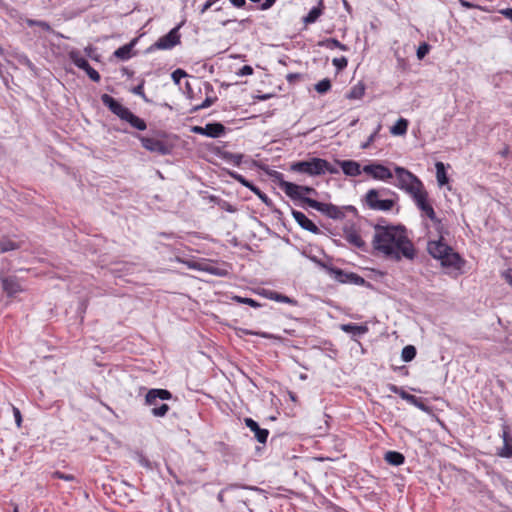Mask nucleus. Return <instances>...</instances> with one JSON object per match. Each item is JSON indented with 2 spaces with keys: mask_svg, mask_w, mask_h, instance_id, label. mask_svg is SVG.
<instances>
[{
  "mask_svg": "<svg viewBox=\"0 0 512 512\" xmlns=\"http://www.w3.org/2000/svg\"><path fill=\"white\" fill-rule=\"evenodd\" d=\"M0 247H1V252H8V251L17 249L18 245L11 240L3 239L0 241Z\"/></svg>",
  "mask_w": 512,
  "mask_h": 512,
  "instance_id": "f704fd0d",
  "label": "nucleus"
},
{
  "mask_svg": "<svg viewBox=\"0 0 512 512\" xmlns=\"http://www.w3.org/2000/svg\"><path fill=\"white\" fill-rule=\"evenodd\" d=\"M397 178L396 186L408 193L412 198L424 190L422 182L412 172L401 166L394 167Z\"/></svg>",
  "mask_w": 512,
  "mask_h": 512,
  "instance_id": "7ed1b4c3",
  "label": "nucleus"
},
{
  "mask_svg": "<svg viewBox=\"0 0 512 512\" xmlns=\"http://www.w3.org/2000/svg\"><path fill=\"white\" fill-rule=\"evenodd\" d=\"M503 277L506 280L507 283H509L512 286V269H508L503 273Z\"/></svg>",
  "mask_w": 512,
  "mask_h": 512,
  "instance_id": "864d4df0",
  "label": "nucleus"
},
{
  "mask_svg": "<svg viewBox=\"0 0 512 512\" xmlns=\"http://www.w3.org/2000/svg\"><path fill=\"white\" fill-rule=\"evenodd\" d=\"M94 50H95V49H94L92 46H87V47L85 48V53H86V55H87V56H89V57H91V58H94V56H93V52H94Z\"/></svg>",
  "mask_w": 512,
  "mask_h": 512,
  "instance_id": "680f3d73",
  "label": "nucleus"
},
{
  "mask_svg": "<svg viewBox=\"0 0 512 512\" xmlns=\"http://www.w3.org/2000/svg\"><path fill=\"white\" fill-rule=\"evenodd\" d=\"M230 2L235 6V7H243L246 3L245 0H230Z\"/></svg>",
  "mask_w": 512,
  "mask_h": 512,
  "instance_id": "bf43d9fd",
  "label": "nucleus"
},
{
  "mask_svg": "<svg viewBox=\"0 0 512 512\" xmlns=\"http://www.w3.org/2000/svg\"><path fill=\"white\" fill-rule=\"evenodd\" d=\"M133 92H134L135 94H138V95L142 96V97L144 98V100H146V101H147V99H146V97H145V95H144V93H143V86H142V85H139V86H137L136 88H134V91H133Z\"/></svg>",
  "mask_w": 512,
  "mask_h": 512,
  "instance_id": "13d9d810",
  "label": "nucleus"
},
{
  "mask_svg": "<svg viewBox=\"0 0 512 512\" xmlns=\"http://www.w3.org/2000/svg\"><path fill=\"white\" fill-rule=\"evenodd\" d=\"M229 159L233 161L234 164L240 165L242 161V155L241 154H230Z\"/></svg>",
  "mask_w": 512,
  "mask_h": 512,
  "instance_id": "de8ad7c7",
  "label": "nucleus"
},
{
  "mask_svg": "<svg viewBox=\"0 0 512 512\" xmlns=\"http://www.w3.org/2000/svg\"><path fill=\"white\" fill-rule=\"evenodd\" d=\"M363 173L375 180L388 181L393 177L391 170L377 162H371L363 167Z\"/></svg>",
  "mask_w": 512,
  "mask_h": 512,
  "instance_id": "6e6552de",
  "label": "nucleus"
},
{
  "mask_svg": "<svg viewBox=\"0 0 512 512\" xmlns=\"http://www.w3.org/2000/svg\"><path fill=\"white\" fill-rule=\"evenodd\" d=\"M133 45L134 43L131 42L129 44H126L120 48H118L115 52H114V55L121 59V60H128L129 58H131L132 56V48H133Z\"/></svg>",
  "mask_w": 512,
  "mask_h": 512,
  "instance_id": "5701e85b",
  "label": "nucleus"
},
{
  "mask_svg": "<svg viewBox=\"0 0 512 512\" xmlns=\"http://www.w3.org/2000/svg\"><path fill=\"white\" fill-rule=\"evenodd\" d=\"M171 397V393L166 389H150L145 396V404L153 406L151 413L155 417H163L169 411V406L167 404L157 406V400H169Z\"/></svg>",
  "mask_w": 512,
  "mask_h": 512,
  "instance_id": "39448f33",
  "label": "nucleus"
},
{
  "mask_svg": "<svg viewBox=\"0 0 512 512\" xmlns=\"http://www.w3.org/2000/svg\"><path fill=\"white\" fill-rule=\"evenodd\" d=\"M240 488H242V489H248V490H250V491H252V492H255V493H260V492H261V489H259V488H257V487H252V486H251V487H245V486L240 487V486H238V485H230V486H227L225 489H223V490H221V491L219 492V494H218V500H219L220 502H223V501H224L223 496H224V494H225V493H228V492H234V491H236V490H238V489H240Z\"/></svg>",
  "mask_w": 512,
  "mask_h": 512,
  "instance_id": "393cba45",
  "label": "nucleus"
},
{
  "mask_svg": "<svg viewBox=\"0 0 512 512\" xmlns=\"http://www.w3.org/2000/svg\"><path fill=\"white\" fill-rule=\"evenodd\" d=\"M291 170L299 173H305L311 176L321 175L326 172L331 174L338 173V170L328 161L321 158H312L309 161H299L291 165Z\"/></svg>",
  "mask_w": 512,
  "mask_h": 512,
  "instance_id": "20e7f679",
  "label": "nucleus"
},
{
  "mask_svg": "<svg viewBox=\"0 0 512 512\" xmlns=\"http://www.w3.org/2000/svg\"><path fill=\"white\" fill-rule=\"evenodd\" d=\"M188 266L190 268L198 269V270H201V271H205V272H208L210 274L217 275V276H224V275L227 274V271L225 269L215 267L214 265L209 264V263H196V262H193V263H189Z\"/></svg>",
  "mask_w": 512,
  "mask_h": 512,
  "instance_id": "f3484780",
  "label": "nucleus"
},
{
  "mask_svg": "<svg viewBox=\"0 0 512 512\" xmlns=\"http://www.w3.org/2000/svg\"><path fill=\"white\" fill-rule=\"evenodd\" d=\"M341 330L353 335H360L364 334L367 331V328L356 324H343L341 325Z\"/></svg>",
  "mask_w": 512,
  "mask_h": 512,
  "instance_id": "bb28decb",
  "label": "nucleus"
},
{
  "mask_svg": "<svg viewBox=\"0 0 512 512\" xmlns=\"http://www.w3.org/2000/svg\"><path fill=\"white\" fill-rule=\"evenodd\" d=\"M216 0H207L206 3L200 9V13L204 14L214 3Z\"/></svg>",
  "mask_w": 512,
  "mask_h": 512,
  "instance_id": "3c124183",
  "label": "nucleus"
},
{
  "mask_svg": "<svg viewBox=\"0 0 512 512\" xmlns=\"http://www.w3.org/2000/svg\"><path fill=\"white\" fill-rule=\"evenodd\" d=\"M357 121H358L357 119H356V120H354V121L351 123V125H355V124L357 123Z\"/></svg>",
  "mask_w": 512,
  "mask_h": 512,
  "instance_id": "338daca9",
  "label": "nucleus"
},
{
  "mask_svg": "<svg viewBox=\"0 0 512 512\" xmlns=\"http://www.w3.org/2000/svg\"><path fill=\"white\" fill-rule=\"evenodd\" d=\"M427 250L429 254L440 261L441 265L446 268L460 270L464 265V261L458 253L448 246L442 239L429 241Z\"/></svg>",
  "mask_w": 512,
  "mask_h": 512,
  "instance_id": "f03ea898",
  "label": "nucleus"
},
{
  "mask_svg": "<svg viewBox=\"0 0 512 512\" xmlns=\"http://www.w3.org/2000/svg\"><path fill=\"white\" fill-rule=\"evenodd\" d=\"M244 422L246 426L254 432L255 438L258 442L265 443L267 441L269 435V431L267 429L260 428L258 423L252 418H245Z\"/></svg>",
  "mask_w": 512,
  "mask_h": 512,
  "instance_id": "2eb2a0df",
  "label": "nucleus"
},
{
  "mask_svg": "<svg viewBox=\"0 0 512 512\" xmlns=\"http://www.w3.org/2000/svg\"><path fill=\"white\" fill-rule=\"evenodd\" d=\"M69 58L80 69L85 70L86 68H89V63L81 55V53L79 51H76V50L70 51Z\"/></svg>",
  "mask_w": 512,
  "mask_h": 512,
  "instance_id": "aec40b11",
  "label": "nucleus"
},
{
  "mask_svg": "<svg viewBox=\"0 0 512 512\" xmlns=\"http://www.w3.org/2000/svg\"><path fill=\"white\" fill-rule=\"evenodd\" d=\"M322 14V9L320 7H314L310 10L307 16L304 17L305 24L314 23L319 16Z\"/></svg>",
  "mask_w": 512,
  "mask_h": 512,
  "instance_id": "7c9ffc66",
  "label": "nucleus"
},
{
  "mask_svg": "<svg viewBox=\"0 0 512 512\" xmlns=\"http://www.w3.org/2000/svg\"><path fill=\"white\" fill-rule=\"evenodd\" d=\"M429 49H430V47L427 43L421 44L417 49L418 59H420V60L423 59L426 56V54L429 52Z\"/></svg>",
  "mask_w": 512,
  "mask_h": 512,
  "instance_id": "a19ab883",
  "label": "nucleus"
},
{
  "mask_svg": "<svg viewBox=\"0 0 512 512\" xmlns=\"http://www.w3.org/2000/svg\"><path fill=\"white\" fill-rule=\"evenodd\" d=\"M102 103L107 106L112 113L117 115L120 119L126 118L130 110L116 101L113 97L108 94H103L101 96Z\"/></svg>",
  "mask_w": 512,
  "mask_h": 512,
  "instance_id": "9b49d317",
  "label": "nucleus"
},
{
  "mask_svg": "<svg viewBox=\"0 0 512 512\" xmlns=\"http://www.w3.org/2000/svg\"><path fill=\"white\" fill-rule=\"evenodd\" d=\"M233 299L238 302V303H242V304H247L251 307H254V308H257L259 307V303H257L255 300L251 299V298H244V297H240V296H234Z\"/></svg>",
  "mask_w": 512,
  "mask_h": 512,
  "instance_id": "4c0bfd02",
  "label": "nucleus"
},
{
  "mask_svg": "<svg viewBox=\"0 0 512 512\" xmlns=\"http://www.w3.org/2000/svg\"><path fill=\"white\" fill-rule=\"evenodd\" d=\"M212 103H213V100L211 98H206L205 101L201 105L197 106L196 109L207 108V107L211 106Z\"/></svg>",
  "mask_w": 512,
  "mask_h": 512,
  "instance_id": "6e6d98bb",
  "label": "nucleus"
},
{
  "mask_svg": "<svg viewBox=\"0 0 512 512\" xmlns=\"http://www.w3.org/2000/svg\"><path fill=\"white\" fill-rule=\"evenodd\" d=\"M306 204L309 207H311V208H313V209H315V210H317L335 220L342 219L345 216L343 211L339 207H337L333 204L321 203L314 199H306Z\"/></svg>",
  "mask_w": 512,
  "mask_h": 512,
  "instance_id": "0eeeda50",
  "label": "nucleus"
},
{
  "mask_svg": "<svg viewBox=\"0 0 512 512\" xmlns=\"http://www.w3.org/2000/svg\"><path fill=\"white\" fill-rule=\"evenodd\" d=\"M232 177L237 180L239 183H241L243 186L249 188L251 191H253L256 186H254L251 182L246 180L242 175L237 173H231Z\"/></svg>",
  "mask_w": 512,
  "mask_h": 512,
  "instance_id": "e433bc0d",
  "label": "nucleus"
},
{
  "mask_svg": "<svg viewBox=\"0 0 512 512\" xmlns=\"http://www.w3.org/2000/svg\"><path fill=\"white\" fill-rule=\"evenodd\" d=\"M85 71L91 80H93L95 82H98L100 80L99 73L95 69H93L90 65H89V68L85 69Z\"/></svg>",
  "mask_w": 512,
  "mask_h": 512,
  "instance_id": "c03bdc74",
  "label": "nucleus"
},
{
  "mask_svg": "<svg viewBox=\"0 0 512 512\" xmlns=\"http://www.w3.org/2000/svg\"><path fill=\"white\" fill-rule=\"evenodd\" d=\"M326 45H327L328 48H331V49L332 48H339V49H341L343 51L347 50V47L344 44L340 43L336 39H329V40H327V44Z\"/></svg>",
  "mask_w": 512,
  "mask_h": 512,
  "instance_id": "ea45409f",
  "label": "nucleus"
},
{
  "mask_svg": "<svg viewBox=\"0 0 512 512\" xmlns=\"http://www.w3.org/2000/svg\"><path fill=\"white\" fill-rule=\"evenodd\" d=\"M332 62H333V65L338 70L344 69L347 66V64H348V60L346 59V57L334 58Z\"/></svg>",
  "mask_w": 512,
  "mask_h": 512,
  "instance_id": "58836bf2",
  "label": "nucleus"
},
{
  "mask_svg": "<svg viewBox=\"0 0 512 512\" xmlns=\"http://www.w3.org/2000/svg\"><path fill=\"white\" fill-rule=\"evenodd\" d=\"M261 99H262V100H266V99H268V95H263V96L261 97Z\"/></svg>",
  "mask_w": 512,
  "mask_h": 512,
  "instance_id": "69168bd1",
  "label": "nucleus"
},
{
  "mask_svg": "<svg viewBox=\"0 0 512 512\" xmlns=\"http://www.w3.org/2000/svg\"><path fill=\"white\" fill-rule=\"evenodd\" d=\"M346 240L353 244L354 246L356 247H363L364 246V241L362 240L361 236L355 232V231H350L346 234Z\"/></svg>",
  "mask_w": 512,
  "mask_h": 512,
  "instance_id": "c756f323",
  "label": "nucleus"
},
{
  "mask_svg": "<svg viewBox=\"0 0 512 512\" xmlns=\"http://www.w3.org/2000/svg\"><path fill=\"white\" fill-rule=\"evenodd\" d=\"M180 26L173 28L168 34L160 37L154 44L157 49H171L180 42V34L178 32Z\"/></svg>",
  "mask_w": 512,
  "mask_h": 512,
  "instance_id": "9d476101",
  "label": "nucleus"
},
{
  "mask_svg": "<svg viewBox=\"0 0 512 512\" xmlns=\"http://www.w3.org/2000/svg\"><path fill=\"white\" fill-rule=\"evenodd\" d=\"M123 120L128 122L132 127L140 131L145 130L147 127L145 121L139 118L138 116L134 115L131 111Z\"/></svg>",
  "mask_w": 512,
  "mask_h": 512,
  "instance_id": "412c9836",
  "label": "nucleus"
},
{
  "mask_svg": "<svg viewBox=\"0 0 512 512\" xmlns=\"http://www.w3.org/2000/svg\"><path fill=\"white\" fill-rule=\"evenodd\" d=\"M192 132L196 133V134H200V135H204V127L202 126H194L192 127Z\"/></svg>",
  "mask_w": 512,
  "mask_h": 512,
  "instance_id": "052dcab7",
  "label": "nucleus"
},
{
  "mask_svg": "<svg viewBox=\"0 0 512 512\" xmlns=\"http://www.w3.org/2000/svg\"><path fill=\"white\" fill-rule=\"evenodd\" d=\"M385 460L391 464V465H394V466H398V465H401L404 463V456L399 453V452H396V451H388L386 454H385Z\"/></svg>",
  "mask_w": 512,
  "mask_h": 512,
  "instance_id": "b1692460",
  "label": "nucleus"
},
{
  "mask_svg": "<svg viewBox=\"0 0 512 512\" xmlns=\"http://www.w3.org/2000/svg\"><path fill=\"white\" fill-rule=\"evenodd\" d=\"M330 88H331V82L329 79H323L315 85V90L320 94H324V93L328 92L330 90Z\"/></svg>",
  "mask_w": 512,
  "mask_h": 512,
  "instance_id": "473e14b6",
  "label": "nucleus"
},
{
  "mask_svg": "<svg viewBox=\"0 0 512 512\" xmlns=\"http://www.w3.org/2000/svg\"><path fill=\"white\" fill-rule=\"evenodd\" d=\"M408 121L404 118H400L391 128L390 133L393 135H404L407 132Z\"/></svg>",
  "mask_w": 512,
  "mask_h": 512,
  "instance_id": "4be33fe9",
  "label": "nucleus"
},
{
  "mask_svg": "<svg viewBox=\"0 0 512 512\" xmlns=\"http://www.w3.org/2000/svg\"><path fill=\"white\" fill-rule=\"evenodd\" d=\"M2 287H3V290L9 296H14L23 290L20 283L18 282V280L14 277L4 278L2 280Z\"/></svg>",
  "mask_w": 512,
  "mask_h": 512,
  "instance_id": "a211bd4d",
  "label": "nucleus"
},
{
  "mask_svg": "<svg viewBox=\"0 0 512 512\" xmlns=\"http://www.w3.org/2000/svg\"><path fill=\"white\" fill-rule=\"evenodd\" d=\"M460 4L463 6V7H466V8H474L475 6L468 2V1H465V0H460Z\"/></svg>",
  "mask_w": 512,
  "mask_h": 512,
  "instance_id": "e2e57ef3",
  "label": "nucleus"
},
{
  "mask_svg": "<svg viewBox=\"0 0 512 512\" xmlns=\"http://www.w3.org/2000/svg\"><path fill=\"white\" fill-rule=\"evenodd\" d=\"M26 23L28 26H38L40 27L41 29L47 31V32H51L52 31V28L51 26L45 22V21H38V20H33V19H27L26 20Z\"/></svg>",
  "mask_w": 512,
  "mask_h": 512,
  "instance_id": "72a5a7b5",
  "label": "nucleus"
},
{
  "mask_svg": "<svg viewBox=\"0 0 512 512\" xmlns=\"http://www.w3.org/2000/svg\"><path fill=\"white\" fill-rule=\"evenodd\" d=\"M436 168V178L438 181V184L440 186H443L448 183V177L446 175L445 166L442 162H437L435 164Z\"/></svg>",
  "mask_w": 512,
  "mask_h": 512,
  "instance_id": "a878e982",
  "label": "nucleus"
},
{
  "mask_svg": "<svg viewBox=\"0 0 512 512\" xmlns=\"http://www.w3.org/2000/svg\"><path fill=\"white\" fill-rule=\"evenodd\" d=\"M343 173L347 176L356 177L363 172L361 165L353 160H344L339 162Z\"/></svg>",
  "mask_w": 512,
  "mask_h": 512,
  "instance_id": "dca6fc26",
  "label": "nucleus"
},
{
  "mask_svg": "<svg viewBox=\"0 0 512 512\" xmlns=\"http://www.w3.org/2000/svg\"><path fill=\"white\" fill-rule=\"evenodd\" d=\"M281 188L289 197L301 200L304 203H306V199H309L308 197H305V195L315 192L311 187L300 186L286 181L281 183Z\"/></svg>",
  "mask_w": 512,
  "mask_h": 512,
  "instance_id": "1a4fd4ad",
  "label": "nucleus"
},
{
  "mask_svg": "<svg viewBox=\"0 0 512 512\" xmlns=\"http://www.w3.org/2000/svg\"><path fill=\"white\" fill-rule=\"evenodd\" d=\"M389 389H390V391H392V392H394L396 394H399L402 399H405V400H407V401H409L410 403H413V404L417 403V399H416V397L414 395L408 394L407 392H405L401 388H398L395 385H390Z\"/></svg>",
  "mask_w": 512,
  "mask_h": 512,
  "instance_id": "cd10ccee",
  "label": "nucleus"
},
{
  "mask_svg": "<svg viewBox=\"0 0 512 512\" xmlns=\"http://www.w3.org/2000/svg\"><path fill=\"white\" fill-rule=\"evenodd\" d=\"M225 131L221 123H208L204 126V135L211 138L220 137Z\"/></svg>",
  "mask_w": 512,
  "mask_h": 512,
  "instance_id": "6ab92c4d",
  "label": "nucleus"
},
{
  "mask_svg": "<svg viewBox=\"0 0 512 512\" xmlns=\"http://www.w3.org/2000/svg\"><path fill=\"white\" fill-rule=\"evenodd\" d=\"M363 95H364V87L363 86H355L349 92L348 98H350V99H359Z\"/></svg>",
  "mask_w": 512,
  "mask_h": 512,
  "instance_id": "c9c22d12",
  "label": "nucleus"
},
{
  "mask_svg": "<svg viewBox=\"0 0 512 512\" xmlns=\"http://www.w3.org/2000/svg\"><path fill=\"white\" fill-rule=\"evenodd\" d=\"M251 74H253V68L249 65L243 66L238 72V75L240 76H247Z\"/></svg>",
  "mask_w": 512,
  "mask_h": 512,
  "instance_id": "a18cd8bd",
  "label": "nucleus"
},
{
  "mask_svg": "<svg viewBox=\"0 0 512 512\" xmlns=\"http://www.w3.org/2000/svg\"><path fill=\"white\" fill-rule=\"evenodd\" d=\"M141 143L145 149L151 152H157L162 155H165L168 152L166 145L157 139L142 137Z\"/></svg>",
  "mask_w": 512,
  "mask_h": 512,
  "instance_id": "4468645a",
  "label": "nucleus"
},
{
  "mask_svg": "<svg viewBox=\"0 0 512 512\" xmlns=\"http://www.w3.org/2000/svg\"><path fill=\"white\" fill-rule=\"evenodd\" d=\"M386 190L370 189L365 195V202L367 206L373 210L389 211L394 206L395 202L391 199H382L381 196Z\"/></svg>",
  "mask_w": 512,
  "mask_h": 512,
  "instance_id": "423d86ee",
  "label": "nucleus"
},
{
  "mask_svg": "<svg viewBox=\"0 0 512 512\" xmlns=\"http://www.w3.org/2000/svg\"><path fill=\"white\" fill-rule=\"evenodd\" d=\"M372 247L375 254L394 261L402 258L413 260L415 257L414 246L401 226H375Z\"/></svg>",
  "mask_w": 512,
  "mask_h": 512,
  "instance_id": "f257e3e1",
  "label": "nucleus"
},
{
  "mask_svg": "<svg viewBox=\"0 0 512 512\" xmlns=\"http://www.w3.org/2000/svg\"><path fill=\"white\" fill-rule=\"evenodd\" d=\"M250 334L258 335V336H261L263 338L277 339L276 336H274L272 334H269V333H266V332H250Z\"/></svg>",
  "mask_w": 512,
  "mask_h": 512,
  "instance_id": "5fc2aeb1",
  "label": "nucleus"
},
{
  "mask_svg": "<svg viewBox=\"0 0 512 512\" xmlns=\"http://www.w3.org/2000/svg\"><path fill=\"white\" fill-rule=\"evenodd\" d=\"M252 192H254L263 202L267 203L268 197L261 192L259 188H255Z\"/></svg>",
  "mask_w": 512,
  "mask_h": 512,
  "instance_id": "603ef678",
  "label": "nucleus"
},
{
  "mask_svg": "<svg viewBox=\"0 0 512 512\" xmlns=\"http://www.w3.org/2000/svg\"><path fill=\"white\" fill-rule=\"evenodd\" d=\"M292 216L303 229L314 234L319 233V228L310 219H308L304 213L292 210Z\"/></svg>",
  "mask_w": 512,
  "mask_h": 512,
  "instance_id": "ddd939ff",
  "label": "nucleus"
},
{
  "mask_svg": "<svg viewBox=\"0 0 512 512\" xmlns=\"http://www.w3.org/2000/svg\"><path fill=\"white\" fill-rule=\"evenodd\" d=\"M276 0H265L264 3L261 4V9L266 10L270 8Z\"/></svg>",
  "mask_w": 512,
  "mask_h": 512,
  "instance_id": "4d7b16f0",
  "label": "nucleus"
},
{
  "mask_svg": "<svg viewBox=\"0 0 512 512\" xmlns=\"http://www.w3.org/2000/svg\"><path fill=\"white\" fill-rule=\"evenodd\" d=\"M264 295L271 300H275L277 302H283V303H293V300L289 297L282 295L280 293L274 292V291H265Z\"/></svg>",
  "mask_w": 512,
  "mask_h": 512,
  "instance_id": "c85d7f7f",
  "label": "nucleus"
},
{
  "mask_svg": "<svg viewBox=\"0 0 512 512\" xmlns=\"http://www.w3.org/2000/svg\"><path fill=\"white\" fill-rule=\"evenodd\" d=\"M13 512H18V507H17V506H15V508H14V511H13Z\"/></svg>",
  "mask_w": 512,
  "mask_h": 512,
  "instance_id": "774afa93",
  "label": "nucleus"
},
{
  "mask_svg": "<svg viewBox=\"0 0 512 512\" xmlns=\"http://www.w3.org/2000/svg\"><path fill=\"white\" fill-rule=\"evenodd\" d=\"M52 477L53 478H57V479H62V480H65V481H72L74 480V476L71 475V474H64L60 471H55L52 473Z\"/></svg>",
  "mask_w": 512,
  "mask_h": 512,
  "instance_id": "37998d69",
  "label": "nucleus"
},
{
  "mask_svg": "<svg viewBox=\"0 0 512 512\" xmlns=\"http://www.w3.org/2000/svg\"><path fill=\"white\" fill-rule=\"evenodd\" d=\"M381 128V125H378V127L376 128V130L369 136L367 142L365 144H363V148H367L374 140H375V137L377 135V133L379 132Z\"/></svg>",
  "mask_w": 512,
  "mask_h": 512,
  "instance_id": "49530a36",
  "label": "nucleus"
},
{
  "mask_svg": "<svg viewBox=\"0 0 512 512\" xmlns=\"http://www.w3.org/2000/svg\"><path fill=\"white\" fill-rule=\"evenodd\" d=\"M235 497L244 505H248V502L250 501L249 497L244 495L243 493H238L235 495Z\"/></svg>",
  "mask_w": 512,
  "mask_h": 512,
  "instance_id": "8fccbe9b",
  "label": "nucleus"
},
{
  "mask_svg": "<svg viewBox=\"0 0 512 512\" xmlns=\"http://www.w3.org/2000/svg\"><path fill=\"white\" fill-rule=\"evenodd\" d=\"M415 356H416V349L414 346L408 345L402 349L401 357H402L403 361L409 362V361L413 360L415 358Z\"/></svg>",
  "mask_w": 512,
  "mask_h": 512,
  "instance_id": "2f4dec72",
  "label": "nucleus"
},
{
  "mask_svg": "<svg viewBox=\"0 0 512 512\" xmlns=\"http://www.w3.org/2000/svg\"><path fill=\"white\" fill-rule=\"evenodd\" d=\"M418 208L432 221L438 222L433 207L427 202V193L425 190L413 197Z\"/></svg>",
  "mask_w": 512,
  "mask_h": 512,
  "instance_id": "f8f14e48",
  "label": "nucleus"
},
{
  "mask_svg": "<svg viewBox=\"0 0 512 512\" xmlns=\"http://www.w3.org/2000/svg\"><path fill=\"white\" fill-rule=\"evenodd\" d=\"M13 412H14L16 424L18 427H20L21 421H22L21 413H20L19 409L15 408V407L13 408Z\"/></svg>",
  "mask_w": 512,
  "mask_h": 512,
  "instance_id": "09e8293b",
  "label": "nucleus"
},
{
  "mask_svg": "<svg viewBox=\"0 0 512 512\" xmlns=\"http://www.w3.org/2000/svg\"><path fill=\"white\" fill-rule=\"evenodd\" d=\"M505 16H507L512 21V9H506L502 12Z\"/></svg>",
  "mask_w": 512,
  "mask_h": 512,
  "instance_id": "0e129e2a",
  "label": "nucleus"
},
{
  "mask_svg": "<svg viewBox=\"0 0 512 512\" xmlns=\"http://www.w3.org/2000/svg\"><path fill=\"white\" fill-rule=\"evenodd\" d=\"M186 76H187L186 72H185L184 70H181V69H177V70H175V71L172 73V75H171V77H172L173 81H174L176 84H179V83H180V80H181L182 78L186 77Z\"/></svg>",
  "mask_w": 512,
  "mask_h": 512,
  "instance_id": "79ce46f5",
  "label": "nucleus"
}]
</instances>
